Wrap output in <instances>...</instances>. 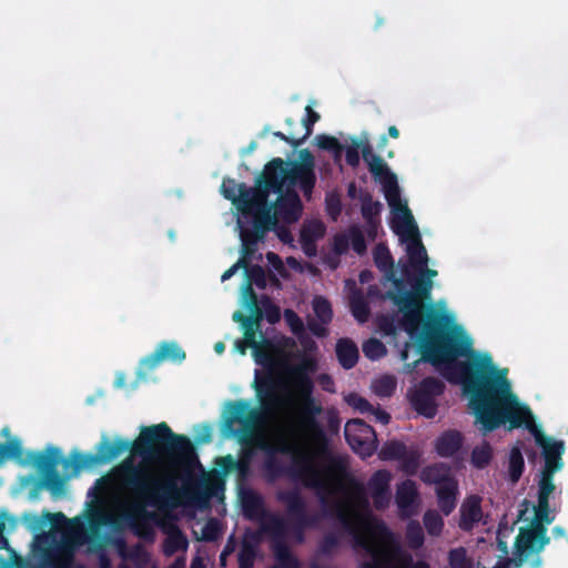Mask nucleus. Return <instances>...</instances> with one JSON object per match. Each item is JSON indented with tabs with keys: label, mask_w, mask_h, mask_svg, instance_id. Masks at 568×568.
<instances>
[{
	"label": "nucleus",
	"mask_w": 568,
	"mask_h": 568,
	"mask_svg": "<svg viewBox=\"0 0 568 568\" xmlns=\"http://www.w3.org/2000/svg\"><path fill=\"white\" fill-rule=\"evenodd\" d=\"M61 448L48 444L42 450H27L9 426L0 429V462H60Z\"/></svg>",
	"instance_id": "obj_15"
},
{
	"label": "nucleus",
	"mask_w": 568,
	"mask_h": 568,
	"mask_svg": "<svg viewBox=\"0 0 568 568\" xmlns=\"http://www.w3.org/2000/svg\"><path fill=\"white\" fill-rule=\"evenodd\" d=\"M272 231L276 233L280 241L284 244H291L294 240L290 229L285 225H280L278 222L276 223V227H274Z\"/></svg>",
	"instance_id": "obj_64"
},
{
	"label": "nucleus",
	"mask_w": 568,
	"mask_h": 568,
	"mask_svg": "<svg viewBox=\"0 0 568 568\" xmlns=\"http://www.w3.org/2000/svg\"><path fill=\"white\" fill-rule=\"evenodd\" d=\"M244 191L242 190V183L237 184L234 179L224 178L221 185L222 195L231 201L236 209L240 211V206H243Z\"/></svg>",
	"instance_id": "obj_36"
},
{
	"label": "nucleus",
	"mask_w": 568,
	"mask_h": 568,
	"mask_svg": "<svg viewBox=\"0 0 568 568\" xmlns=\"http://www.w3.org/2000/svg\"><path fill=\"white\" fill-rule=\"evenodd\" d=\"M262 306H263V311H264V316L266 318V321L270 323V324H275L277 323L280 320H281V310L277 305H275L272 300L264 295L262 297Z\"/></svg>",
	"instance_id": "obj_52"
},
{
	"label": "nucleus",
	"mask_w": 568,
	"mask_h": 568,
	"mask_svg": "<svg viewBox=\"0 0 568 568\" xmlns=\"http://www.w3.org/2000/svg\"><path fill=\"white\" fill-rule=\"evenodd\" d=\"M255 187H247L245 183H242V190L244 191L243 206H240V212L245 214L252 210L265 211L271 210L273 203L268 202L270 193H273V189L268 187L265 182L257 180Z\"/></svg>",
	"instance_id": "obj_21"
},
{
	"label": "nucleus",
	"mask_w": 568,
	"mask_h": 568,
	"mask_svg": "<svg viewBox=\"0 0 568 568\" xmlns=\"http://www.w3.org/2000/svg\"><path fill=\"white\" fill-rule=\"evenodd\" d=\"M244 513L250 518H262V523L270 515H263L261 497L252 490H243L241 494Z\"/></svg>",
	"instance_id": "obj_33"
},
{
	"label": "nucleus",
	"mask_w": 568,
	"mask_h": 568,
	"mask_svg": "<svg viewBox=\"0 0 568 568\" xmlns=\"http://www.w3.org/2000/svg\"><path fill=\"white\" fill-rule=\"evenodd\" d=\"M344 400L348 406L353 407L361 414H368L374 410V406L357 393H349L345 395Z\"/></svg>",
	"instance_id": "obj_51"
},
{
	"label": "nucleus",
	"mask_w": 568,
	"mask_h": 568,
	"mask_svg": "<svg viewBox=\"0 0 568 568\" xmlns=\"http://www.w3.org/2000/svg\"><path fill=\"white\" fill-rule=\"evenodd\" d=\"M194 439H191V444L194 447L195 458L200 460L199 449L204 444H210L213 440V427L210 424H199L193 428Z\"/></svg>",
	"instance_id": "obj_37"
},
{
	"label": "nucleus",
	"mask_w": 568,
	"mask_h": 568,
	"mask_svg": "<svg viewBox=\"0 0 568 568\" xmlns=\"http://www.w3.org/2000/svg\"><path fill=\"white\" fill-rule=\"evenodd\" d=\"M247 264H250V260H247ZM244 268L247 283H251V285L254 284L261 290L266 287V275L264 268L261 265H247Z\"/></svg>",
	"instance_id": "obj_48"
},
{
	"label": "nucleus",
	"mask_w": 568,
	"mask_h": 568,
	"mask_svg": "<svg viewBox=\"0 0 568 568\" xmlns=\"http://www.w3.org/2000/svg\"><path fill=\"white\" fill-rule=\"evenodd\" d=\"M135 439H129L120 435H102L95 446L94 453H82L73 448L68 455L61 450L60 462H114L125 455L121 462H138L134 449Z\"/></svg>",
	"instance_id": "obj_13"
},
{
	"label": "nucleus",
	"mask_w": 568,
	"mask_h": 568,
	"mask_svg": "<svg viewBox=\"0 0 568 568\" xmlns=\"http://www.w3.org/2000/svg\"><path fill=\"white\" fill-rule=\"evenodd\" d=\"M243 215H250L252 222L250 227L242 226L239 222L242 253L245 256H254L257 252L258 243L263 242L267 233L276 227V216L272 214L271 210H252Z\"/></svg>",
	"instance_id": "obj_16"
},
{
	"label": "nucleus",
	"mask_w": 568,
	"mask_h": 568,
	"mask_svg": "<svg viewBox=\"0 0 568 568\" xmlns=\"http://www.w3.org/2000/svg\"><path fill=\"white\" fill-rule=\"evenodd\" d=\"M255 559V548L250 542H244L239 552L240 568H252Z\"/></svg>",
	"instance_id": "obj_53"
},
{
	"label": "nucleus",
	"mask_w": 568,
	"mask_h": 568,
	"mask_svg": "<svg viewBox=\"0 0 568 568\" xmlns=\"http://www.w3.org/2000/svg\"><path fill=\"white\" fill-rule=\"evenodd\" d=\"M317 382L323 390L331 394H334L336 392L335 383L331 375L322 373L318 375Z\"/></svg>",
	"instance_id": "obj_63"
},
{
	"label": "nucleus",
	"mask_w": 568,
	"mask_h": 568,
	"mask_svg": "<svg viewBox=\"0 0 568 568\" xmlns=\"http://www.w3.org/2000/svg\"><path fill=\"white\" fill-rule=\"evenodd\" d=\"M363 353L371 361H377L387 353L386 346L377 338H369L363 344Z\"/></svg>",
	"instance_id": "obj_45"
},
{
	"label": "nucleus",
	"mask_w": 568,
	"mask_h": 568,
	"mask_svg": "<svg viewBox=\"0 0 568 568\" xmlns=\"http://www.w3.org/2000/svg\"><path fill=\"white\" fill-rule=\"evenodd\" d=\"M374 262L381 271H392L394 267V260L389 250L378 244L374 250Z\"/></svg>",
	"instance_id": "obj_46"
},
{
	"label": "nucleus",
	"mask_w": 568,
	"mask_h": 568,
	"mask_svg": "<svg viewBox=\"0 0 568 568\" xmlns=\"http://www.w3.org/2000/svg\"><path fill=\"white\" fill-rule=\"evenodd\" d=\"M187 548V540L179 530H172L165 538L163 550L165 555L171 556L178 551H185Z\"/></svg>",
	"instance_id": "obj_39"
},
{
	"label": "nucleus",
	"mask_w": 568,
	"mask_h": 568,
	"mask_svg": "<svg viewBox=\"0 0 568 568\" xmlns=\"http://www.w3.org/2000/svg\"><path fill=\"white\" fill-rule=\"evenodd\" d=\"M406 539L410 548L417 549L424 544V531L420 524L412 520L407 524Z\"/></svg>",
	"instance_id": "obj_47"
},
{
	"label": "nucleus",
	"mask_w": 568,
	"mask_h": 568,
	"mask_svg": "<svg viewBox=\"0 0 568 568\" xmlns=\"http://www.w3.org/2000/svg\"><path fill=\"white\" fill-rule=\"evenodd\" d=\"M284 317L294 335L301 336L304 333V323L293 310H285Z\"/></svg>",
	"instance_id": "obj_56"
},
{
	"label": "nucleus",
	"mask_w": 568,
	"mask_h": 568,
	"mask_svg": "<svg viewBox=\"0 0 568 568\" xmlns=\"http://www.w3.org/2000/svg\"><path fill=\"white\" fill-rule=\"evenodd\" d=\"M300 160L285 162L281 158L272 159L257 179L273 189V193L282 192L286 187L298 185L306 199L312 196L316 184L315 159L307 149L301 150Z\"/></svg>",
	"instance_id": "obj_12"
},
{
	"label": "nucleus",
	"mask_w": 568,
	"mask_h": 568,
	"mask_svg": "<svg viewBox=\"0 0 568 568\" xmlns=\"http://www.w3.org/2000/svg\"><path fill=\"white\" fill-rule=\"evenodd\" d=\"M154 464H119L89 490L94 505L90 521L95 528L106 525H135L146 506H158L165 498L201 506L217 489V480L203 464H186L181 478L160 474Z\"/></svg>",
	"instance_id": "obj_2"
},
{
	"label": "nucleus",
	"mask_w": 568,
	"mask_h": 568,
	"mask_svg": "<svg viewBox=\"0 0 568 568\" xmlns=\"http://www.w3.org/2000/svg\"><path fill=\"white\" fill-rule=\"evenodd\" d=\"M335 352L338 363L344 369L355 367L358 362L359 354L357 345L347 337L337 341Z\"/></svg>",
	"instance_id": "obj_31"
},
{
	"label": "nucleus",
	"mask_w": 568,
	"mask_h": 568,
	"mask_svg": "<svg viewBox=\"0 0 568 568\" xmlns=\"http://www.w3.org/2000/svg\"><path fill=\"white\" fill-rule=\"evenodd\" d=\"M328 324H323L322 322L320 321H308L307 323V327L310 329V332L315 335L316 337H325L327 336V326Z\"/></svg>",
	"instance_id": "obj_62"
},
{
	"label": "nucleus",
	"mask_w": 568,
	"mask_h": 568,
	"mask_svg": "<svg viewBox=\"0 0 568 568\" xmlns=\"http://www.w3.org/2000/svg\"><path fill=\"white\" fill-rule=\"evenodd\" d=\"M344 435L351 448L362 458L371 457L377 449L374 428L362 419H351L345 424Z\"/></svg>",
	"instance_id": "obj_19"
},
{
	"label": "nucleus",
	"mask_w": 568,
	"mask_h": 568,
	"mask_svg": "<svg viewBox=\"0 0 568 568\" xmlns=\"http://www.w3.org/2000/svg\"><path fill=\"white\" fill-rule=\"evenodd\" d=\"M263 476L268 481L285 478L312 489L321 504L318 513H310L306 509L310 516L317 517L314 526L323 517H329L337 521L339 534H327L321 542V552L327 555L334 551L339 544L341 536L345 535L356 550L363 551L367 556L361 568L371 560L368 551L356 542L348 521L354 525L367 521L368 526H382L385 535L394 541L398 551H404L400 548L399 539L382 520L373 516L369 509L368 493L372 495L376 508L382 509L389 504L390 475L387 471H377L371 478L367 488L346 470L345 464H263Z\"/></svg>",
	"instance_id": "obj_1"
},
{
	"label": "nucleus",
	"mask_w": 568,
	"mask_h": 568,
	"mask_svg": "<svg viewBox=\"0 0 568 568\" xmlns=\"http://www.w3.org/2000/svg\"><path fill=\"white\" fill-rule=\"evenodd\" d=\"M246 308L250 312L248 318H252L250 322L251 328L254 331V337L262 336L261 324L264 317L263 307L260 306L258 302H248Z\"/></svg>",
	"instance_id": "obj_50"
},
{
	"label": "nucleus",
	"mask_w": 568,
	"mask_h": 568,
	"mask_svg": "<svg viewBox=\"0 0 568 568\" xmlns=\"http://www.w3.org/2000/svg\"><path fill=\"white\" fill-rule=\"evenodd\" d=\"M378 458L381 462H419V453L400 440L390 439L383 444Z\"/></svg>",
	"instance_id": "obj_24"
},
{
	"label": "nucleus",
	"mask_w": 568,
	"mask_h": 568,
	"mask_svg": "<svg viewBox=\"0 0 568 568\" xmlns=\"http://www.w3.org/2000/svg\"><path fill=\"white\" fill-rule=\"evenodd\" d=\"M278 194L272 206V214L276 216V223L283 221L285 224L296 223L302 216L303 203L294 186L286 187Z\"/></svg>",
	"instance_id": "obj_20"
},
{
	"label": "nucleus",
	"mask_w": 568,
	"mask_h": 568,
	"mask_svg": "<svg viewBox=\"0 0 568 568\" xmlns=\"http://www.w3.org/2000/svg\"><path fill=\"white\" fill-rule=\"evenodd\" d=\"M313 311L320 322L329 324L333 320V310L329 301L323 296H315L313 300Z\"/></svg>",
	"instance_id": "obj_40"
},
{
	"label": "nucleus",
	"mask_w": 568,
	"mask_h": 568,
	"mask_svg": "<svg viewBox=\"0 0 568 568\" xmlns=\"http://www.w3.org/2000/svg\"><path fill=\"white\" fill-rule=\"evenodd\" d=\"M381 211V203L374 202L372 199V195L369 193H366L362 196V216L369 225L368 234L369 236L374 237L376 233V222L375 216L379 214Z\"/></svg>",
	"instance_id": "obj_35"
},
{
	"label": "nucleus",
	"mask_w": 568,
	"mask_h": 568,
	"mask_svg": "<svg viewBox=\"0 0 568 568\" xmlns=\"http://www.w3.org/2000/svg\"><path fill=\"white\" fill-rule=\"evenodd\" d=\"M166 358L181 363L185 358V352L175 342H162L156 349L144 359V364L149 368H153Z\"/></svg>",
	"instance_id": "obj_28"
},
{
	"label": "nucleus",
	"mask_w": 568,
	"mask_h": 568,
	"mask_svg": "<svg viewBox=\"0 0 568 568\" xmlns=\"http://www.w3.org/2000/svg\"><path fill=\"white\" fill-rule=\"evenodd\" d=\"M260 337L262 338L261 342H257L256 337H254V342H248V344L253 349L255 362L260 365L268 366L273 362L272 352L274 351V345L270 339L265 338L263 334Z\"/></svg>",
	"instance_id": "obj_34"
},
{
	"label": "nucleus",
	"mask_w": 568,
	"mask_h": 568,
	"mask_svg": "<svg viewBox=\"0 0 568 568\" xmlns=\"http://www.w3.org/2000/svg\"><path fill=\"white\" fill-rule=\"evenodd\" d=\"M317 369V362L313 357L304 356L301 362L293 366L290 371L292 376L294 388L303 387V385L314 386V383L310 376V374L314 373Z\"/></svg>",
	"instance_id": "obj_30"
},
{
	"label": "nucleus",
	"mask_w": 568,
	"mask_h": 568,
	"mask_svg": "<svg viewBox=\"0 0 568 568\" xmlns=\"http://www.w3.org/2000/svg\"><path fill=\"white\" fill-rule=\"evenodd\" d=\"M361 153L367 164L368 171L383 186L388 205L394 211V232L409 241L407 255L414 267L423 268L427 265V252L420 240L418 227L406 203L402 202L397 176L387 163L373 152L371 144L362 145Z\"/></svg>",
	"instance_id": "obj_6"
},
{
	"label": "nucleus",
	"mask_w": 568,
	"mask_h": 568,
	"mask_svg": "<svg viewBox=\"0 0 568 568\" xmlns=\"http://www.w3.org/2000/svg\"><path fill=\"white\" fill-rule=\"evenodd\" d=\"M325 419H326V434H337L339 432L341 427V418L338 410L335 408H327L325 412Z\"/></svg>",
	"instance_id": "obj_58"
},
{
	"label": "nucleus",
	"mask_w": 568,
	"mask_h": 568,
	"mask_svg": "<svg viewBox=\"0 0 568 568\" xmlns=\"http://www.w3.org/2000/svg\"><path fill=\"white\" fill-rule=\"evenodd\" d=\"M448 564V568H473V561L463 547L449 551Z\"/></svg>",
	"instance_id": "obj_44"
},
{
	"label": "nucleus",
	"mask_w": 568,
	"mask_h": 568,
	"mask_svg": "<svg viewBox=\"0 0 568 568\" xmlns=\"http://www.w3.org/2000/svg\"><path fill=\"white\" fill-rule=\"evenodd\" d=\"M134 439L138 462H195L191 438L175 433L166 422L141 426Z\"/></svg>",
	"instance_id": "obj_9"
},
{
	"label": "nucleus",
	"mask_w": 568,
	"mask_h": 568,
	"mask_svg": "<svg viewBox=\"0 0 568 568\" xmlns=\"http://www.w3.org/2000/svg\"><path fill=\"white\" fill-rule=\"evenodd\" d=\"M397 293H389V298L403 313L402 324L406 333L418 336L422 358L432 364L444 377L446 367L453 363H467L473 354L471 341L457 326L450 327L449 316L433 306L425 313L424 301L430 298L432 280L417 277L412 283V291H405L403 280H394Z\"/></svg>",
	"instance_id": "obj_4"
},
{
	"label": "nucleus",
	"mask_w": 568,
	"mask_h": 568,
	"mask_svg": "<svg viewBox=\"0 0 568 568\" xmlns=\"http://www.w3.org/2000/svg\"><path fill=\"white\" fill-rule=\"evenodd\" d=\"M349 248V235L347 233H337L333 236L332 251L335 256H341L347 253Z\"/></svg>",
	"instance_id": "obj_55"
},
{
	"label": "nucleus",
	"mask_w": 568,
	"mask_h": 568,
	"mask_svg": "<svg viewBox=\"0 0 568 568\" xmlns=\"http://www.w3.org/2000/svg\"><path fill=\"white\" fill-rule=\"evenodd\" d=\"M315 141L320 149L333 152L335 160L341 158L344 146L339 143L337 138L327 134H318Z\"/></svg>",
	"instance_id": "obj_42"
},
{
	"label": "nucleus",
	"mask_w": 568,
	"mask_h": 568,
	"mask_svg": "<svg viewBox=\"0 0 568 568\" xmlns=\"http://www.w3.org/2000/svg\"><path fill=\"white\" fill-rule=\"evenodd\" d=\"M314 386L295 387L298 404L293 418L277 436L281 452L290 462H348L334 455L325 426L318 419L323 406L313 396Z\"/></svg>",
	"instance_id": "obj_5"
},
{
	"label": "nucleus",
	"mask_w": 568,
	"mask_h": 568,
	"mask_svg": "<svg viewBox=\"0 0 568 568\" xmlns=\"http://www.w3.org/2000/svg\"><path fill=\"white\" fill-rule=\"evenodd\" d=\"M422 479L436 485L438 506L445 515H449L456 506L457 481L439 464L427 466Z\"/></svg>",
	"instance_id": "obj_18"
},
{
	"label": "nucleus",
	"mask_w": 568,
	"mask_h": 568,
	"mask_svg": "<svg viewBox=\"0 0 568 568\" xmlns=\"http://www.w3.org/2000/svg\"><path fill=\"white\" fill-rule=\"evenodd\" d=\"M348 525L356 542L371 555V560L363 568H429L422 561L413 564L410 555L398 551L382 526H367V523Z\"/></svg>",
	"instance_id": "obj_11"
},
{
	"label": "nucleus",
	"mask_w": 568,
	"mask_h": 568,
	"mask_svg": "<svg viewBox=\"0 0 568 568\" xmlns=\"http://www.w3.org/2000/svg\"><path fill=\"white\" fill-rule=\"evenodd\" d=\"M372 388L377 396L389 397L396 389V381L390 375H384L373 383Z\"/></svg>",
	"instance_id": "obj_43"
},
{
	"label": "nucleus",
	"mask_w": 568,
	"mask_h": 568,
	"mask_svg": "<svg viewBox=\"0 0 568 568\" xmlns=\"http://www.w3.org/2000/svg\"><path fill=\"white\" fill-rule=\"evenodd\" d=\"M349 306L353 316L359 322L364 323L369 316V306L362 293H354L349 301Z\"/></svg>",
	"instance_id": "obj_38"
},
{
	"label": "nucleus",
	"mask_w": 568,
	"mask_h": 568,
	"mask_svg": "<svg viewBox=\"0 0 568 568\" xmlns=\"http://www.w3.org/2000/svg\"><path fill=\"white\" fill-rule=\"evenodd\" d=\"M444 378L460 385L469 398V407L485 432L508 424L509 429L525 425L540 449L542 462H561L565 442L546 435L535 425L528 406L520 404L511 390L507 368H497L489 354H473L467 363H453Z\"/></svg>",
	"instance_id": "obj_3"
},
{
	"label": "nucleus",
	"mask_w": 568,
	"mask_h": 568,
	"mask_svg": "<svg viewBox=\"0 0 568 568\" xmlns=\"http://www.w3.org/2000/svg\"><path fill=\"white\" fill-rule=\"evenodd\" d=\"M273 135L281 141L286 142L287 144L292 145L293 148H297L301 144L304 143L302 136H297V133L295 130H288V134H285L281 131L273 132Z\"/></svg>",
	"instance_id": "obj_61"
},
{
	"label": "nucleus",
	"mask_w": 568,
	"mask_h": 568,
	"mask_svg": "<svg viewBox=\"0 0 568 568\" xmlns=\"http://www.w3.org/2000/svg\"><path fill=\"white\" fill-rule=\"evenodd\" d=\"M423 521L428 535L435 537L440 535L444 527V520L436 510H427L424 515Z\"/></svg>",
	"instance_id": "obj_41"
},
{
	"label": "nucleus",
	"mask_w": 568,
	"mask_h": 568,
	"mask_svg": "<svg viewBox=\"0 0 568 568\" xmlns=\"http://www.w3.org/2000/svg\"><path fill=\"white\" fill-rule=\"evenodd\" d=\"M280 498L286 505L287 518L268 516L263 521V531L271 538L278 568H300L298 560L288 547L304 540V529L314 527L316 516L306 513V504L297 491H282Z\"/></svg>",
	"instance_id": "obj_7"
},
{
	"label": "nucleus",
	"mask_w": 568,
	"mask_h": 568,
	"mask_svg": "<svg viewBox=\"0 0 568 568\" xmlns=\"http://www.w3.org/2000/svg\"><path fill=\"white\" fill-rule=\"evenodd\" d=\"M113 545L122 560L121 564L132 562L135 568H149L154 565L150 555L141 545L129 547L122 539H115Z\"/></svg>",
	"instance_id": "obj_25"
},
{
	"label": "nucleus",
	"mask_w": 568,
	"mask_h": 568,
	"mask_svg": "<svg viewBox=\"0 0 568 568\" xmlns=\"http://www.w3.org/2000/svg\"><path fill=\"white\" fill-rule=\"evenodd\" d=\"M232 320L234 322L241 324L245 338L250 343H253L254 342V331H253V328H251V325H250V322L252 321V318H248V316L244 315L242 312L236 311L233 313Z\"/></svg>",
	"instance_id": "obj_59"
},
{
	"label": "nucleus",
	"mask_w": 568,
	"mask_h": 568,
	"mask_svg": "<svg viewBox=\"0 0 568 568\" xmlns=\"http://www.w3.org/2000/svg\"><path fill=\"white\" fill-rule=\"evenodd\" d=\"M254 388L264 409H271L277 405V383L271 373L264 374L263 376H256Z\"/></svg>",
	"instance_id": "obj_26"
},
{
	"label": "nucleus",
	"mask_w": 568,
	"mask_h": 568,
	"mask_svg": "<svg viewBox=\"0 0 568 568\" xmlns=\"http://www.w3.org/2000/svg\"><path fill=\"white\" fill-rule=\"evenodd\" d=\"M268 409L252 408L244 399L230 402L223 423V433L237 437L241 444H248L254 432L264 422V412Z\"/></svg>",
	"instance_id": "obj_14"
},
{
	"label": "nucleus",
	"mask_w": 568,
	"mask_h": 568,
	"mask_svg": "<svg viewBox=\"0 0 568 568\" xmlns=\"http://www.w3.org/2000/svg\"><path fill=\"white\" fill-rule=\"evenodd\" d=\"M396 504L402 518H409L418 513L420 498L414 481L405 480L397 487Z\"/></svg>",
	"instance_id": "obj_23"
},
{
	"label": "nucleus",
	"mask_w": 568,
	"mask_h": 568,
	"mask_svg": "<svg viewBox=\"0 0 568 568\" xmlns=\"http://www.w3.org/2000/svg\"><path fill=\"white\" fill-rule=\"evenodd\" d=\"M305 112L306 115L302 120V125L305 132L303 133V135H301L304 142L313 133V126L321 118L320 114L316 111H314L310 105L305 108Z\"/></svg>",
	"instance_id": "obj_54"
},
{
	"label": "nucleus",
	"mask_w": 568,
	"mask_h": 568,
	"mask_svg": "<svg viewBox=\"0 0 568 568\" xmlns=\"http://www.w3.org/2000/svg\"><path fill=\"white\" fill-rule=\"evenodd\" d=\"M445 388V383L439 378L425 377L408 393L409 403L419 415L434 418L438 408L436 398L444 394Z\"/></svg>",
	"instance_id": "obj_17"
},
{
	"label": "nucleus",
	"mask_w": 568,
	"mask_h": 568,
	"mask_svg": "<svg viewBox=\"0 0 568 568\" xmlns=\"http://www.w3.org/2000/svg\"><path fill=\"white\" fill-rule=\"evenodd\" d=\"M491 459L493 448L487 442H483L473 449L470 462H491Z\"/></svg>",
	"instance_id": "obj_57"
},
{
	"label": "nucleus",
	"mask_w": 568,
	"mask_h": 568,
	"mask_svg": "<svg viewBox=\"0 0 568 568\" xmlns=\"http://www.w3.org/2000/svg\"><path fill=\"white\" fill-rule=\"evenodd\" d=\"M361 143L356 140L353 141V145L346 148L345 150V160L346 163L356 168L359 165L361 156H359V149Z\"/></svg>",
	"instance_id": "obj_60"
},
{
	"label": "nucleus",
	"mask_w": 568,
	"mask_h": 568,
	"mask_svg": "<svg viewBox=\"0 0 568 568\" xmlns=\"http://www.w3.org/2000/svg\"><path fill=\"white\" fill-rule=\"evenodd\" d=\"M349 245L358 255H364L367 251L366 241L359 226L352 225L348 227Z\"/></svg>",
	"instance_id": "obj_49"
},
{
	"label": "nucleus",
	"mask_w": 568,
	"mask_h": 568,
	"mask_svg": "<svg viewBox=\"0 0 568 568\" xmlns=\"http://www.w3.org/2000/svg\"><path fill=\"white\" fill-rule=\"evenodd\" d=\"M479 524H484V515L480 507V498L477 496L468 497L460 507L459 527L463 530H471Z\"/></svg>",
	"instance_id": "obj_27"
},
{
	"label": "nucleus",
	"mask_w": 568,
	"mask_h": 568,
	"mask_svg": "<svg viewBox=\"0 0 568 568\" xmlns=\"http://www.w3.org/2000/svg\"><path fill=\"white\" fill-rule=\"evenodd\" d=\"M548 501L538 498V506L534 507V518L530 520L525 517L529 513L528 505L526 501L523 504L526 505V508L519 511L518 520L528 521V525L519 528L513 558L499 561L494 568H519L524 562L530 564L532 567L540 565L539 552L548 542L544 524L551 521Z\"/></svg>",
	"instance_id": "obj_10"
},
{
	"label": "nucleus",
	"mask_w": 568,
	"mask_h": 568,
	"mask_svg": "<svg viewBox=\"0 0 568 568\" xmlns=\"http://www.w3.org/2000/svg\"><path fill=\"white\" fill-rule=\"evenodd\" d=\"M464 437L458 430L444 432L435 443V449L440 457L454 456L463 446Z\"/></svg>",
	"instance_id": "obj_29"
},
{
	"label": "nucleus",
	"mask_w": 568,
	"mask_h": 568,
	"mask_svg": "<svg viewBox=\"0 0 568 568\" xmlns=\"http://www.w3.org/2000/svg\"><path fill=\"white\" fill-rule=\"evenodd\" d=\"M560 464H545V466L539 471V499L549 500V497L555 490V485L552 483L554 474L559 469Z\"/></svg>",
	"instance_id": "obj_32"
},
{
	"label": "nucleus",
	"mask_w": 568,
	"mask_h": 568,
	"mask_svg": "<svg viewBox=\"0 0 568 568\" xmlns=\"http://www.w3.org/2000/svg\"><path fill=\"white\" fill-rule=\"evenodd\" d=\"M62 524L38 535L33 541L36 568H73V556L89 541L85 524L80 517L68 519L59 514Z\"/></svg>",
	"instance_id": "obj_8"
},
{
	"label": "nucleus",
	"mask_w": 568,
	"mask_h": 568,
	"mask_svg": "<svg viewBox=\"0 0 568 568\" xmlns=\"http://www.w3.org/2000/svg\"><path fill=\"white\" fill-rule=\"evenodd\" d=\"M255 187H247L245 183H242V190L244 191L243 206H240V212L245 214L252 210L265 211L271 210L273 203L268 202L270 193H273V189L268 187L265 182L257 180Z\"/></svg>",
	"instance_id": "obj_22"
}]
</instances>
